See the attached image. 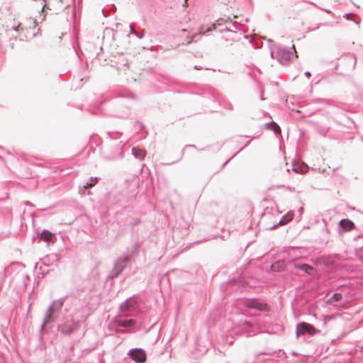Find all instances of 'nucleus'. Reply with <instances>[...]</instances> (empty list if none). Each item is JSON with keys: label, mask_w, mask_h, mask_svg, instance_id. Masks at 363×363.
Listing matches in <instances>:
<instances>
[{"label": "nucleus", "mask_w": 363, "mask_h": 363, "mask_svg": "<svg viewBox=\"0 0 363 363\" xmlns=\"http://www.w3.org/2000/svg\"><path fill=\"white\" fill-rule=\"evenodd\" d=\"M271 55L281 64L297 57L296 47H272Z\"/></svg>", "instance_id": "nucleus-1"}, {"label": "nucleus", "mask_w": 363, "mask_h": 363, "mask_svg": "<svg viewBox=\"0 0 363 363\" xmlns=\"http://www.w3.org/2000/svg\"><path fill=\"white\" fill-rule=\"evenodd\" d=\"M63 303L61 300H57L52 303L51 306L48 309V311L45 314L43 323L42 325V330L44 328V326L48 323L52 321V315L55 312L58 311L61 309Z\"/></svg>", "instance_id": "nucleus-2"}, {"label": "nucleus", "mask_w": 363, "mask_h": 363, "mask_svg": "<svg viewBox=\"0 0 363 363\" xmlns=\"http://www.w3.org/2000/svg\"><path fill=\"white\" fill-rule=\"evenodd\" d=\"M316 332V330L310 324L306 323H301L297 325L296 333L297 335H313Z\"/></svg>", "instance_id": "nucleus-3"}, {"label": "nucleus", "mask_w": 363, "mask_h": 363, "mask_svg": "<svg viewBox=\"0 0 363 363\" xmlns=\"http://www.w3.org/2000/svg\"><path fill=\"white\" fill-rule=\"evenodd\" d=\"M131 358L138 363H144L146 360V354L143 350L133 349L130 351Z\"/></svg>", "instance_id": "nucleus-4"}, {"label": "nucleus", "mask_w": 363, "mask_h": 363, "mask_svg": "<svg viewBox=\"0 0 363 363\" xmlns=\"http://www.w3.org/2000/svg\"><path fill=\"white\" fill-rule=\"evenodd\" d=\"M7 31L13 30L16 31H23L24 28L22 26V23L19 22L15 18H10L6 22Z\"/></svg>", "instance_id": "nucleus-5"}, {"label": "nucleus", "mask_w": 363, "mask_h": 363, "mask_svg": "<svg viewBox=\"0 0 363 363\" xmlns=\"http://www.w3.org/2000/svg\"><path fill=\"white\" fill-rule=\"evenodd\" d=\"M128 262V259L125 257H120L119 259H118L116 260V262H115L114 268H113V272H114L116 276L118 275L122 272V270L124 269V267H125Z\"/></svg>", "instance_id": "nucleus-6"}, {"label": "nucleus", "mask_w": 363, "mask_h": 363, "mask_svg": "<svg viewBox=\"0 0 363 363\" xmlns=\"http://www.w3.org/2000/svg\"><path fill=\"white\" fill-rule=\"evenodd\" d=\"M76 326V323H67L60 327V331L64 334H69L74 330Z\"/></svg>", "instance_id": "nucleus-7"}, {"label": "nucleus", "mask_w": 363, "mask_h": 363, "mask_svg": "<svg viewBox=\"0 0 363 363\" xmlns=\"http://www.w3.org/2000/svg\"><path fill=\"white\" fill-rule=\"evenodd\" d=\"M54 238V234L48 230H43L40 234V239L47 242H53Z\"/></svg>", "instance_id": "nucleus-8"}, {"label": "nucleus", "mask_w": 363, "mask_h": 363, "mask_svg": "<svg viewBox=\"0 0 363 363\" xmlns=\"http://www.w3.org/2000/svg\"><path fill=\"white\" fill-rule=\"evenodd\" d=\"M117 325L118 326L130 328H133L135 326V320H134L133 319L121 320L117 321Z\"/></svg>", "instance_id": "nucleus-9"}, {"label": "nucleus", "mask_w": 363, "mask_h": 363, "mask_svg": "<svg viewBox=\"0 0 363 363\" xmlns=\"http://www.w3.org/2000/svg\"><path fill=\"white\" fill-rule=\"evenodd\" d=\"M340 225L345 230H350L354 228L353 222L348 219L341 220L340 222Z\"/></svg>", "instance_id": "nucleus-10"}, {"label": "nucleus", "mask_w": 363, "mask_h": 363, "mask_svg": "<svg viewBox=\"0 0 363 363\" xmlns=\"http://www.w3.org/2000/svg\"><path fill=\"white\" fill-rule=\"evenodd\" d=\"M308 167L305 164H295L293 166V171L296 173L304 174L307 172Z\"/></svg>", "instance_id": "nucleus-11"}, {"label": "nucleus", "mask_w": 363, "mask_h": 363, "mask_svg": "<svg viewBox=\"0 0 363 363\" xmlns=\"http://www.w3.org/2000/svg\"><path fill=\"white\" fill-rule=\"evenodd\" d=\"M133 154L136 158L138 159H143L145 157V150L138 148V147H134L132 150Z\"/></svg>", "instance_id": "nucleus-12"}, {"label": "nucleus", "mask_w": 363, "mask_h": 363, "mask_svg": "<svg viewBox=\"0 0 363 363\" xmlns=\"http://www.w3.org/2000/svg\"><path fill=\"white\" fill-rule=\"evenodd\" d=\"M296 268L305 272L307 274H312L313 269L308 264H297L296 265Z\"/></svg>", "instance_id": "nucleus-13"}, {"label": "nucleus", "mask_w": 363, "mask_h": 363, "mask_svg": "<svg viewBox=\"0 0 363 363\" xmlns=\"http://www.w3.org/2000/svg\"><path fill=\"white\" fill-rule=\"evenodd\" d=\"M293 218V213H289L279 222L281 225H285Z\"/></svg>", "instance_id": "nucleus-14"}, {"label": "nucleus", "mask_w": 363, "mask_h": 363, "mask_svg": "<svg viewBox=\"0 0 363 363\" xmlns=\"http://www.w3.org/2000/svg\"><path fill=\"white\" fill-rule=\"evenodd\" d=\"M293 218V213H289L279 222L281 225H285Z\"/></svg>", "instance_id": "nucleus-15"}, {"label": "nucleus", "mask_w": 363, "mask_h": 363, "mask_svg": "<svg viewBox=\"0 0 363 363\" xmlns=\"http://www.w3.org/2000/svg\"><path fill=\"white\" fill-rule=\"evenodd\" d=\"M132 306L131 301H126L124 303H123L121 306V309L123 311H128L130 307Z\"/></svg>", "instance_id": "nucleus-16"}, {"label": "nucleus", "mask_w": 363, "mask_h": 363, "mask_svg": "<svg viewBox=\"0 0 363 363\" xmlns=\"http://www.w3.org/2000/svg\"><path fill=\"white\" fill-rule=\"evenodd\" d=\"M96 183H97V178H96V177L91 178V179H90L89 182H87V183L84 186V189H87V188H89V187L93 186H94Z\"/></svg>", "instance_id": "nucleus-17"}, {"label": "nucleus", "mask_w": 363, "mask_h": 363, "mask_svg": "<svg viewBox=\"0 0 363 363\" xmlns=\"http://www.w3.org/2000/svg\"><path fill=\"white\" fill-rule=\"evenodd\" d=\"M269 126V128H272L275 133H280V128L275 123L270 124Z\"/></svg>", "instance_id": "nucleus-18"}, {"label": "nucleus", "mask_w": 363, "mask_h": 363, "mask_svg": "<svg viewBox=\"0 0 363 363\" xmlns=\"http://www.w3.org/2000/svg\"><path fill=\"white\" fill-rule=\"evenodd\" d=\"M65 34H64V33H61V35H57V36H55V38H58L60 40H57V39H56V40H55V43H62V42L61 39H62V38L63 36H65Z\"/></svg>", "instance_id": "nucleus-19"}, {"label": "nucleus", "mask_w": 363, "mask_h": 363, "mask_svg": "<svg viewBox=\"0 0 363 363\" xmlns=\"http://www.w3.org/2000/svg\"><path fill=\"white\" fill-rule=\"evenodd\" d=\"M255 307H257L259 310H263L265 308V306H264L261 303L257 304V306Z\"/></svg>", "instance_id": "nucleus-20"}, {"label": "nucleus", "mask_w": 363, "mask_h": 363, "mask_svg": "<svg viewBox=\"0 0 363 363\" xmlns=\"http://www.w3.org/2000/svg\"><path fill=\"white\" fill-rule=\"evenodd\" d=\"M305 75L307 77H309L311 76V74L309 72H305Z\"/></svg>", "instance_id": "nucleus-21"}]
</instances>
